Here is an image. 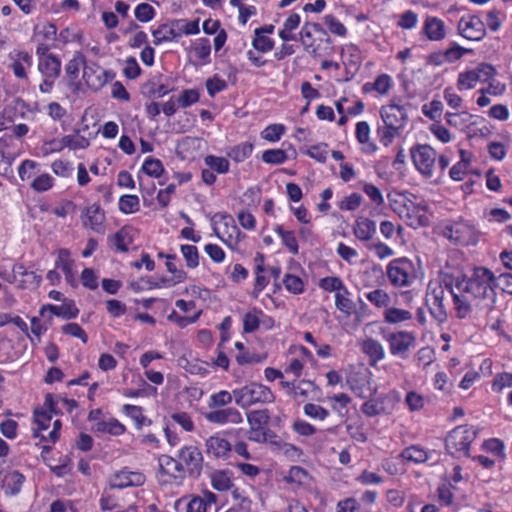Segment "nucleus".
Listing matches in <instances>:
<instances>
[{
  "label": "nucleus",
  "instance_id": "nucleus-1",
  "mask_svg": "<svg viewBox=\"0 0 512 512\" xmlns=\"http://www.w3.org/2000/svg\"><path fill=\"white\" fill-rule=\"evenodd\" d=\"M494 273L486 267H474L470 277L463 276L455 278L450 275V281L454 282L456 288L465 293L472 294L475 298L491 299L495 303L496 292L493 284L495 282Z\"/></svg>",
  "mask_w": 512,
  "mask_h": 512
},
{
  "label": "nucleus",
  "instance_id": "nucleus-2",
  "mask_svg": "<svg viewBox=\"0 0 512 512\" xmlns=\"http://www.w3.org/2000/svg\"><path fill=\"white\" fill-rule=\"evenodd\" d=\"M448 288L446 275H440L437 279L431 280L428 284L426 304L432 317L442 324L447 320L445 310V291Z\"/></svg>",
  "mask_w": 512,
  "mask_h": 512
},
{
  "label": "nucleus",
  "instance_id": "nucleus-3",
  "mask_svg": "<svg viewBox=\"0 0 512 512\" xmlns=\"http://www.w3.org/2000/svg\"><path fill=\"white\" fill-rule=\"evenodd\" d=\"M235 403L243 409L255 404L272 403L275 400L273 392L267 386L251 382L233 390Z\"/></svg>",
  "mask_w": 512,
  "mask_h": 512
},
{
  "label": "nucleus",
  "instance_id": "nucleus-4",
  "mask_svg": "<svg viewBox=\"0 0 512 512\" xmlns=\"http://www.w3.org/2000/svg\"><path fill=\"white\" fill-rule=\"evenodd\" d=\"M411 157L417 170L423 175L432 177L434 170L439 169L442 174L447 160L444 155L439 157L438 166H436L437 153L430 145H417L411 149Z\"/></svg>",
  "mask_w": 512,
  "mask_h": 512
},
{
  "label": "nucleus",
  "instance_id": "nucleus-5",
  "mask_svg": "<svg viewBox=\"0 0 512 512\" xmlns=\"http://www.w3.org/2000/svg\"><path fill=\"white\" fill-rule=\"evenodd\" d=\"M387 276L398 287L409 286L417 278L414 263L406 257L392 260L387 266Z\"/></svg>",
  "mask_w": 512,
  "mask_h": 512
},
{
  "label": "nucleus",
  "instance_id": "nucleus-6",
  "mask_svg": "<svg viewBox=\"0 0 512 512\" xmlns=\"http://www.w3.org/2000/svg\"><path fill=\"white\" fill-rule=\"evenodd\" d=\"M391 355L407 359L409 351L416 344V335L409 331L393 332L385 336Z\"/></svg>",
  "mask_w": 512,
  "mask_h": 512
},
{
  "label": "nucleus",
  "instance_id": "nucleus-7",
  "mask_svg": "<svg viewBox=\"0 0 512 512\" xmlns=\"http://www.w3.org/2000/svg\"><path fill=\"white\" fill-rule=\"evenodd\" d=\"M496 74L495 68L487 63L478 65L475 69L461 73L458 78V87L462 89H470L477 82H487Z\"/></svg>",
  "mask_w": 512,
  "mask_h": 512
},
{
  "label": "nucleus",
  "instance_id": "nucleus-8",
  "mask_svg": "<svg viewBox=\"0 0 512 512\" xmlns=\"http://www.w3.org/2000/svg\"><path fill=\"white\" fill-rule=\"evenodd\" d=\"M475 438L476 431L472 427L467 425L457 426L450 431V440L455 448V452L451 454L457 457L461 455L468 457L470 444Z\"/></svg>",
  "mask_w": 512,
  "mask_h": 512
},
{
  "label": "nucleus",
  "instance_id": "nucleus-9",
  "mask_svg": "<svg viewBox=\"0 0 512 512\" xmlns=\"http://www.w3.org/2000/svg\"><path fill=\"white\" fill-rule=\"evenodd\" d=\"M219 218V223L223 227V232L220 233L214 228L217 236L230 248L234 249L241 241L242 233L237 227L234 218L227 213H217L214 219Z\"/></svg>",
  "mask_w": 512,
  "mask_h": 512
},
{
  "label": "nucleus",
  "instance_id": "nucleus-10",
  "mask_svg": "<svg viewBox=\"0 0 512 512\" xmlns=\"http://www.w3.org/2000/svg\"><path fill=\"white\" fill-rule=\"evenodd\" d=\"M178 458L183 464L185 472L191 477H199L203 468V455L198 447L189 445L179 450Z\"/></svg>",
  "mask_w": 512,
  "mask_h": 512
},
{
  "label": "nucleus",
  "instance_id": "nucleus-11",
  "mask_svg": "<svg viewBox=\"0 0 512 512\" xmlns=\"http://www.w3.org/2000/svg\"><path fill=\"white\" fill-rule=\"evenodd\" d=\"M380 115L383 123L389 125L392 130L398 129L401 131L408 119L406 109L395 101L383 106Z\"/></svg>",
  "mask_w": 512,
  "mask_h": 512
},
{
  "label": "nucleus",
  "instance_id": "nucleus-12",
  "mask_svg": "<svg viewBox=\"0 0 512 512\" xmlns=\"http://www.w3.org/2000/svg\"><path fill=\"white\" fill-rule=\"evenodd\" d=\"M90 145L89 140L79 134L66 135L60 141L51 140L45 142L43 145L44 154H49L53 152H60L65 147H68L73 150L77 149H85Z\"/></svg>",
  "mask_w": 512,
  "mask_h": 512
},
{
  "label": "nucleus",
  "instance_id": "nucleus-13",
  "mask_svg": "<svg viewBox=\"0 0 512 512\" xmlns=\"http://www.w3.org/2000/svg\"><path fill=\"white\" fill-rule=\"evenodd\" d=\"M460 35L468 40L479 41L486 34L485 23L477 16L463 17L458 23Z\"/></svg>",
  "mask_w": 512,
  "mask_h": 512
},
{
  "label": "nucleus",
  "instance_id": "nucleus-14",
  "mask_svg": "<svg viewBox=\"0 0 512 512\" xmlns=\"http://www.w3.org/2000/svg\"><path fill=\"white\" fill-rule=\"evenodd\" d=\"M204 418L208 422L218 425H237L243 422L242 414L234 407L209 410L204 414Z\"/></svg>",
  "mask_w": 512,
  "mask_h": 512
},
{
  "label": "nucleus",
  "instance_id": "nucleus-15",
  "mask_svg": "<svg viewBox=\"0 0 512 512\" xmlns=\"http://www.w3.org/2000/svg\"><path fill=\"white\" fill-rule=\"evenodd\" d=\"M145 482V476L138 471H130L124 468L116 472L111 481V489H123L132 486H141Z\"/></svg>",
  "mask_w": 512,
  "mask_h": 512
},
{
  "label": "nucleus",
  "instance_id": "nucleus-16",
  "mask_svg": "<svg viewBox=\"0 0 512 512\" xmlns=\"http://www.w3.org/2000/svg\"><path fill=\"white\" fill-rule=\"evenodd\" d=\"M25 477L16 470L0 466V485L7 495H16L20 492Z\"/></svg>",
  "mask_w": 512,
  "mask_h": 512
},
{
  "label": "nucleus",
  "instance_id": "nucleus-17",
  "mask_svg": "<svg viewBox=\"0 0 512 512\" xmlns=\"http://www.w3.org/2000/svg\"><path fill=\"white\" fill-rule=\"evenodd\" d=\"M46 311H50L51 313L49 320H51L52 316L69 320L76 318L79 314V309L76 307L73 300H64L62 305H44L40 309V315L44 316Z\"/></svg>",
  "mask_w": 512,
  "mask_h": 512
},
{
  "label": "nucleus",
  "instance_id": "nucleus-18",
  "mask_svg": "<svg viewBox=\"0 0 512 512\" xmlns=\"http://www.w3.org/2000/svg\"><path fill=\"white\" fill-rule=\"evenodd\" d=\"M13 281L21 288H36L41 282V276L34 271H28L22 264H16L12 269Z\"/></svg>",
  "mask_w": 512,
  "mask_h": 512
},
{
  "label": "nucleus",
  "instance_id": "nucleus-19",
  "mask_svg": "<svg viewBox=\"0 0 512 512\" xmlns=\"http://www.w3.org/2000/svg\"><path fill=\"white\" fill-rule=\"evenodd\" d=\"M158 462L162 474L168 475L176 481H182L185 478V469L180 460L177 461L168 455H161Z\"/></svg>",
  "mask_w": 512,
  "mask_h": 512
},
{
  "label": "nucleus",
  "instance_id": "nucleus-20",
  "mask_svg": "<svg viewBox=\"0 0 512 512\" xmlns=\"http://www.w3.org/2000/svg\"><path fill=\"white\" fill-rule=\"evenodd\" d=\"M361 351L369 358V364L372 367H375L386 356L383 345L373 338H367L361 343Z\"/></svg>",
  "mask_w": 512,
  "mask_h": 512
},
{
  "label": "nucleus",
  "instance_id": "nucleus-21",
  "mask_svg": "<svg viewBox=\"0 0 512 512\" xmlns=\"http://www.w3.org/2000/svg\"><path fill=\"white\" fill-rule=\"evenodd\" d=\"M82 218H85L84 224L89 225L92 230L97 233L103 232L105 215L99 204L93 203L86 207L82 213Z\"/></svg>",
  "mask_w": 512,
  "mask_h": 512
},
{
  "label": "nucleus",
  "instance_id": "nucleus-22",
  "mask_svg": "<svg viewBox=\"0 0 512 512\" xmlns=\"http://www.w3.org/2000/svg\"><path fill=\"white\" fill-rule=\"evenodd\" d=\"M38 71L43 78L57 79L61 73V60L54 54L38 60Z\"/></svg>",
  "mask_w": 512,
  "mask_h": 512
},
{
  "label": "nucleus",
  "instance_id": "nucleus-23",
  "mask_svg": "<svg viewBox=\"0 0 512 512\" xmlns=\"http://www.w3.org/2000/svg\"><path fill=\"white\" fill-rule=\"evenodd\" d=\"M299 40L304 50L311 56L320 57L325 54L321 43H315L316 40L312 37V31L309 29V25H303L299 33Z\"/></svg>",
  "mask_w": 512,
  "mask_h": 512
},
{
  "label": "nucleus",
  "instance_id": "nucleus-24",
  "mask_svg": "<svg viewBox=\"0 0 512 512\" xmlns=\"http://www.w3.org/2000/svg\"><path fill=\"white\" fill-rule=\"evenodd\" d=\"M206 451L213 454L216 458L225 457L231 451V444L219 436H211L206 442Z\"/></svg>",
  "mask_w": 512,
  "mask_h": 512
},
{
  "label": "nucleus",
  "instance_id": "nucleus-25",
  "mask_svg": "<svg viewBox=\"0 0 512 512\" xmlns=\"http://www.w3.org/2000/svg\"><path fill=\"white\" fill-rule=\"evenodd\" d=\"M376 233V223L368 218L360 217L354 227V235L360 241H368Z\"/></svg>",
  "mask_w": 512,
  "mask_h": 512
},
{
  "label": "nucleus",
  "instance_id": "nucleus-26",
  "mask_svg": "<svg viewBox=\"0 0 512 512\" xmlns=\"http://www.w3.org/2000/svg\"><path fill=\"white\" fill-rule=\"evenodd\" d=\"M32 65V56L26 51H20L16 54V58L10 65L15 77L19 79H27L26 67Z\"/></svg>",
  "mask_w": 512,
  "mask_h": 512
},
{
  "label": "nucleus",
  "instance_id": "nucleus-27",
  "mask_svg": "<svg viewBox=\"0 0 512 512\" xmlns=\"http://www.w3.org/2000/svg\"><path fill=\"white\" fill-rule=\"evenodd\" d=\"M234 400L233 391L229 392L221 390L210 395L207 405L210 410L221 409L230 407L229 405Z\"/></svg>",
  "mask_w": 512,
  "mask_h": 512
},
{
  "label": "nucleus",
  "instance_id": "nucleus-28",
  "mask_svg": "<svg viewBox=\"0 0 512 512\" xmlns=\"http://www.w3.org/2000/svg\"><path fill=\"white\" fill-rule=\"evenodd\" d=\"M424 31L430 40H440L445 37L444 22L438 18H428L424 25Z\"/></svg>",
  "mask_w": 512,
  "mask_h": 512
},
{
  "label": "nucleus",
  "instance_id": "nucleus-29",
  "mask_svg": "<svg viewBox=\"0 0 512 512\" xmlns=\"http://www.w3.org/2000/svg\"><path fill=\"white\" fill-rule=\"evenodd\" d=\"M274 231L281 238L282 244L291 254L297 255L299 253V246L294 231L285 230L281 225H277Z\"/></svg>",
  "mask_w": 512,
  "mask_h": 512
},
{
  "label": "nucleus",
  "instance_id": "nucleus-30",
  "mask_svg": "<svg viewBox=\"0 0 512 512\" xmlns=\"http://www.w3.org/2000/svg\"><path fill=\"white\" fill-rule=\"evenodd\" d=\"M152 35L154 37V44L159 45L163 42H168L179 37L180 32H177L174 27L168 24H162L152 31Z\"/></svg>",
  "mask_w": 512,
  "mask_h": 512
},
{
  "label": "nucleus",
  "instance_id": "nucleus-31",
  "mask_svg": "<svg viewBox=\"0 0 512 512\" xmlns=\"http://www.w3.org/2000/svg\"><path fill=\"white\" fill-rule=\"evenodd\" d=\"M211 485L215 490L224 492L228 491L233 483L227 471L217 470L211 474Z\"/></svg>",
  "mask_w": 512,
  "mask_h": 512
},
{
  "label": "nucleus",
  "instance_id": "nucleus-32",
  "mask_svg": "<svg viewBox=\"0 0 512 512\" xmlns=\"http://www.w3.org/2000/svg\"><path fill=\"white\" fill-rule=\"evenodd\" d=\"M472 230L465 225L450 226V240L461 245H468L472 238Z\"/></svg>",
  "mask_w": 512,
  "mask_h": 512
},
{
  "label": "nucleus",
  "instance_id": "nucleus-33",
  "mask_svg": "<svg viewBox=\"0 0 512 512\" xmlns=\"http://www.w3.org/2000/svg\"><path fill=\"white\" fill-rule=\"evenodd\" d=\"M253 151V145L250 142H243L240 143L234 147H232L228 153L227 156L234 160L237 163L243 162L246 160Z\"/></svg>",
  "mask_w": 512,
  "mask_h": 512
},
{
  "label": "nucleus",
  "instance_id": "nucleus-34",
  "mask_svg": "<svg viewBox=\"0 0 512 512\" xmlns=\"http://www.w3.org/2000/svg\"><path fill=\"white\" fill-rule=\"evenodd\" d=\"M246 416L250 427L265 428L270 421V413L267 409L252 410Z\"/></svg>",
  "mask_w": 512,
  "mask_h": 512
},
{
  "label": "nucleus",
  "instance_id": "nucleus-35",
  "mask_svg": "<svg viewBox=\"0 0 512 512\" xmlns=\"http://www.w3.org/2000/svg\"><path fill=\"white\" fill-rule=\"evenodd\" d=\"M94 430L97 432L109 433L111 435H121L125 432V427L116 419L99 421L95 424Z\"/></svg>",
  "mask_w": 512,
  "mask_h": 512
},
{
  "label": "nucleus",
  "instance_id": "nucleus-36",
  "mask_svg": "<svg viewBox=\"0 0 512 512\" xmlns=\"http://www.w3.org/2000/svg\"><path fill=\"white\" fill-rule=\"evenodd\" d=\"M260 316H264V313L256 308L244 315L243 330L245 333H252L259 328Z\"/></svg>",
  "mask_w": 512,
  "mask_h": 512
},
{
  "label": "nucleus",
  "instance_id": "nucleus-37",
  "mask_svg": "<svg viewBox=\"0 0 512 512\" xmlns=\"http://www.w3.org/2000/svg\"><path fill=\"white\" fill-rule=\"evenodd\" d=\"M452 286V281H450V287ZM450 293L453 297L454 310L456 313V317L459 319H465L471 313V305L465 299L452 292L450 288Z\"/></svg>",
  "mask_w": 512,
  "mask_h": 512
},
{
  "label": "nucleus",
  "instance_id": "nucleus-38",
  "mask_svg": "<svg viewBox=\"0 0 512 512\" xmlns=\"http://www.w3.org/2000/svg\"><path fill=\"white\" fill-rule=\"evenodd\" d=\"M356 138L361 144H367V151L375 152L377 146L374 143H369L370 127L365 121L358 122L356 124Z\"/></svg>",
  "mask_w": 512,
  "mask_h": 512
},
{
  "label": "nucleus",
  "instance_id": "nucleus-39",
  "mask_svg": "<svg viewBox=\"0 0 512 512\" xmlns=\"http://www.w3.org/2000/svg\"><path fill=\"white\" fill-rule=\"evenodd\" d=\"M400 456L410 462L423 463L428 459L427 452L418 446H410L405 448Z\"/></svg>",
  "mask_w": 512,
  "mask_h": 512
},
{
  "label": "nucleus",
  "instance_id": "nucleus-40",
  "mask_svg": "<svg viewBox=\"0 0 512 512\" xmlns=\"http://www.w3.org/2000/svg\"><path fill=\"white\" fill-rule=\"evenodd\" d=\"M140 209L139 198L136 195H123L119 199V210L125 214H132Z\"/></svg>",
  "mask_w": 512,
  "mask_h": 512
},
{
  "label": "nucleus",
  "instance_id": "nucleus-41",
  "mask_svg": "<svg viewBox=\"0 0 512 512\" xmlns=\"http://www.w3.org/2000/svg\"><path fill=\"white\" fill-rule=\"evenodd\" d=\"M193 52L197 59L206 63L211 53L210 40L207 38L196 40L193 44Z\"/></svg>",
  "mask_w": 512,
  "mask_h": 512
},
{
  "label": "nucleus",
  "instance_id": "nucleus-42",
  "mask_svg": "<svg viewBox=\"0 0 512 512\" xmlns=\"http://www.w3.org/2000/svg\"><path fill=\"white\" fill-rule=\"evenodd\" d=\"M142 171L150 177L158 178L164 172V167L159 159L148 157L142 165Z\"/></svg>",
  "mask_w": 512,
  "mask_h": 512
},
{
  "label": "nucleus",
  "instance_id": "nucleus-43",
  "mask_svg": "<svg viewBox=\"0 0 512 512\" xmlns=\"http://www.w3.org/2000/svg\"><path fill=\"white\" fill-rule=\"evenodd\" d=\"M319 286L326 291H335L336 293L343 291L349 294L348 289L339 277H325L320 280Z\"/></svg>",
  "mask_w": 512,
  "mask_h": 512
},
{
  "label": "nucleus",
  "instance_id": "nucleus-44",
  "mask_svg": "<svg viewBox=\"0 0 512 512\" xmlns=\"http://www.w3.org/2000/svg\"><path fill=\"white\" fill-rule=\"evenodd\" d=\"M205 164L212 170L220 174L229 171V162L226 158L208 155L204 159Z\"/></svg>",
  "mask_w": 512,
  "mask_h": 512
},
{
  "label": "nucleus",
  "instance_id": "nucleus-45",
  "mask_svg": "<svg viewBox=\"0 0 512 512\" xmlns=\"http://www.w3.org/2000/svg\"><path fill=\"white\" fill-rule=\"evenodd\" d=\"M387 323H399L412 318V314L408 310L398 308H388L384 313Z\"/></svg>",
  "mask_w": 512,
  "mask_h": 512
},
{
  "label": "nucleus",
  "instance_id": "nucleus-46",
  "mask_svg": "<svg viewBox=\"0 0 512 512\" xmlns=\"http://www.w3.org/2000/svg\"><path fill=\"white\" fill-rule=\"evenodd\" d=\"M391 87V78L387 74L378 76L373 84L366 83L364 90L369 91L371 89L376 90L380 94H386Z\"/></svg>",
  "mask_w": 512,
  "mask_h": 512
},
{
  "label": "nucleus",
  "instance_id": "nucleus-47",
  "mask_svg": "<svg viewBox=\"0 0 512 512\" xmlns=\"http://www.w3.org/2000/svg\"><path fill=\"white\" fill-rule=\"evenodd\" d=\"M304 25H309V29L311 31H314L321 35V37L318 39V41L323 46L324 53L328 54L329 51L332 50V47H331L332 41H331V38L328 35L327 31L319 23L306 22Z\"/></svg>",
  "mask_w": 512,
  "mask_h": 512
},
{
  "label": "nucleus",
  "instance_id": "nucleus-48",
  "mask_svg": "<svg viewBox=\"0 0 512 512\" xmlns=\"http://www.w3.org/2000/svg\"><path fill=\"white\" fill-rule=\"evenodd\" d=\"M181 252L188 268L193 269L199 265V253L196 246L182 245Z\"/></svg>",
  "mask_w": 512,
  "mask_h": 512
},
{
  "label": "nucleus",
  "instance_id": "nucleus-49",
  "mask_svg": "<svg viewBox=\"0 0 512 512\" xmlns=\"http://www.w3.org/2000/svg\"><path fill=\"white\" fill-rule=\"evenodd\" d=\"M347 295L348 294H345L343 291L336 293L335 305L339 311L346 315H350L355 309V304L347 297Z\"/></svg>",
  "mask_w": 512,
  "mask_h": 512
},
{
  "label": "nucleus",
  "instance_id": "nucleus-50",
  "mask_svg": "<svg viewBox=\"0 0 512 512\" xmlns=\"http://www.w3.org/2000/svg\"><path fill=\"white\" fill-rule=\"evenodd\" d=\"M323 21L331 33L340 37H344L347 34L346 27L335 16L331 14L325 15Z\"/></svg>",
  "mask_w": 512,
  "mask_h": 512
},
{
  "label": "nucleus",
  "instance_id": "nucleus-51",
  "mask_svg": "<svg viewBox=\"0 0 512 512\" xmlns=\"http://www.w3.org/2000/svg\"><path fill=\"white\" fill-rule=\"evenodd\" d=\"M252 44L257 51L263 53L272 50L274 46V42L269 37L261 34V29H255V38Z\"/></svg>",
  "mask_w": 512,
  "mask_h": 512
},
{
  "label": "nucleus",
  "instance_id": "nucleus-52",
  "mask_svg": "<svg viewBox=\"0 0 512 512\" xmlns=\"http://www.w3.org/2000/svg\"><path fill=\"white\" fill-rule=\"evenodd\" d=\"M366 298L376 307H387L390 302L389 295L382 289H375L366 294Z\"/></svg>",
  "mask_w": 512,
  "mask_h": 512
},
{
  "label": "nucleus",
  "instance_id": "nucleus-53",
  "mask_svg": "<svg viewBox=\"0 0 512 512\" xmlns=\"http://www.w3.org/2000/svg\"><path fill=\"white\" fill-rule=\"evenodd\" d=\"M272 436L274 433L270 429L257 427H250L247 434L248 440L256 443H264Z\"/></svg>",
  "mask_w": 512,
  "mask_h": 512
},
{
  "label": "nucleus",
  "instance_id": "nucleus-54",
  "mask_svg": "<svg viewBox=\"0 0 512 512\" xmlns=\"http://www.w3.org/2000/svg\"><path fill=\"white\" fill-rule=\"evenodd\" d=\"M461 161L458 162L450 169V178L454 180H462V174H464L469 165V157H467V153L464 150H460Z\"/></svg>",
  "mask_w": 512,
  "mask_h": 512
},
{
  "label": "nucleus",
  "instance_id": "nucleus-55",
  "mask_svg": "<svg viewBox=\"0 0 512 512\" xmlns=\"http://www.w3.org/2000/svg\"><path fill=\"white\" fill-rule=\"evenodd\" d=\"M283 284L285 288L293 294H300L304 291V283L298 276L286 274L283 279Z\"/></svg>",
  "mask_w": 512,
  "mask_h": 512
},
{
  "label": "nucleus",
  "instance_id": "nucleus-56",
  "mask_svg": "<svg viewBox=\"0 0 512 512\" xmlns=\"http://www.w3.org/2000/svg\"><path fill=\"white\" fill-rule=\"evenodd\" d=\"M286 159L287 155L282 149H269L262 154V160L268 164H282Z\"/></svg>",
  "mask_w": 512,
  "mask_h": 512
},
{
  "label": "nucleus",
  "instance_id": "nucleus-57",
  "mask_svg": "<svg viewBox=\"0 0 512 512\" xmlns=\"http://www.w3.org/2000/svg\"><path fill=\"white\" fill-rule=\"evenodd\" d=\"M135 17L138 21L146 23L155 16L154 8L148 3H140L135 8Z\"/></svg>",
  "mask_w": 512,
  "mask_h": 512
},
{
  "label": "nucleus",
  "instance_id": "nucleus-58",
  "mask_svg": "<svg viewBox=\"0 0 512 512\" xmlns=\"http://www.w3.org/2000/svg\"><path fill=\"white\" fill-rule=\"evenodd\" d=\"M392 208L401 219L407 217L409 212H415L416 210L414 204L407 201L404 197H401L400 200H394L392 202Z\"/></svg>",
  "mask_w": 512,
  "mask_h": 512
},
{
  "label": "nucleus",
  "instance_id": "nucleus-59",
  "mask_svg": "<svg viewBox=\"0 0 512 512\" xmlns=\"http://www.w3.org/2000/svg\"><path fill=\"white\" fill-rule=\"evenodd\" d=\"M512 387V373H498L493 379L492 389L493 391L499 393L504 388Z\"/></svg>",
  "mask_w": 512,
  "mask_h": 512
},
{
  "label": "nucleus",
  "instance_id": "nucleus-60",
  "mask_svg": "<svg viewBox=\"0 0 512 512\" xmlns=\"http://www.w3.org/2000/svg\"><path fill=\"white\" fill-rule=\"evenodd\" d=\"M377 134L380 142L387 147L392 143L395 137L399 136L400 131L398 129L392 130L389 128V125L383 123V126L378 127Z\"/></svg>",
  "mask_w": 512,
  "mask_h": 512
},
{
  "label": "nucleus",
  "instance_id": "nucleus-61",
  "mask_svg": "<svg viewBox=\"0 0 512 512\" xmlns=\"http://www.w3.org/2000/svg\"><path fill=\"white\" fill-rule=\"evenodd\" d=\"M84 56L78 53L65 66V71L71 79H76L79 74L80 67L84 65Z\"/></svg>",
  "mask_w": 512,
  "mask_h": 512
},
{
  "label": "nucleus",
  "instance_id": "nucleus-62",
  "mask_svg": "<svg viewBox=\"0 0 512 512\" xmlns=\"http://www.w3.org/2000/svg\"><path fill=\"white\" fill-rule=\"evenodd\" d=\"M285 127L282 124H272L266 127L262 132V138L270 142L278 141L284 134Z\"/></svg>",
  "mask_w": 512,
  "mask_h": 512
},
{
  "label": "nucleus",
  "instance_id": "nucleus-63",
  "mask_svg": "<svg viewBox=\"0 0 512 512\" xmlns=\"http://www.w3.org/2000/svg\"><path fill=\"white\" fill-rule=\"evenodd\" d=\"M303 410L305 415L318 420H324L329 415L325 408L313 403L305 404Z\"/></svg>",
  "mask_w": 512,
  "mask_h": 512
},
{
  "label": "nucleus",
  "instance_id": "nucleus-64",
  "mask_svg": "<svg viewBox=\"0 0 512 512\" xmlns=\"http://www.w3.org/2000/svg\"><path fill=\"white\" fill-rule=\"evenodd\" d=\"M347 383L352 391L362 396L363 388L368 384V377L366 375L358 376L357 374L350 375Z\"/></svg>",
  "mask_w": 512,
  "mask_h": 512
}]
</instances>
